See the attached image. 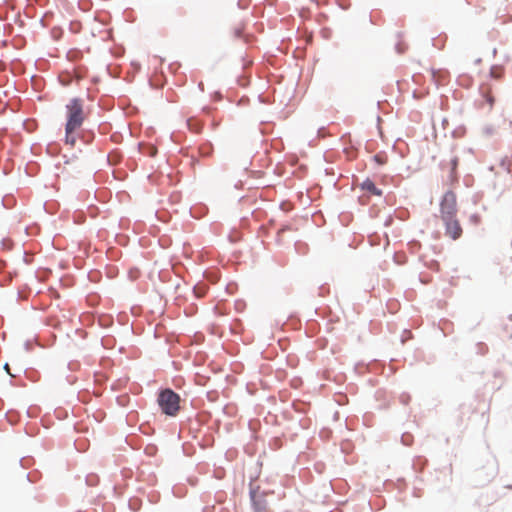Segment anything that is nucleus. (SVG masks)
Returning a JSON list of instances; mask_svg holds the SVG:
<instances>
[{"label":"nucleus","instance_id":"obj_2","mask_svg":"<svg viewBox=\"0 0 512 512\" xmlns=\"http://www.w3.org/2000/svg\"><path fill=\"white\" fill-rule=\"evenodd\" d=\"M157 402L161 411L167 416L174 417L180 410V396L171 389L162 390Z\"/></svg>","mask_w":512,"mask_h":512},{"label":"nucleus","instance_id":"obj_8","mask_svg":"<svg viewBox=\"0 0 512 512\" xmlns=\"http://www.w3.org/2000/svg\"><path fill=\"white\" fill-rule=\"evenodd\" d=\"M194 292L197 297H203L205 295V287H202V286L195 287Z\"/></svg>","mask_w":512,"mask_h":512},{"label":"nucleus","instance_id":"obj_9","mask_svg":"<svg viewBox=\"0 0 512 512\" xmlns=\"http://www.w3.org/2000/svg\"><path fill=\"white\" fill-rule=\"evenodd\" d=\"M484 96L486 97V100L489 103V105L492 106L494 104V98L492 97L490 92L489 91L484 92Z\"/></svg>","mask_w":512,"mask_h":512},{"label":"nucleus","instance_id":"obj_11","mask_svg":"<svg viewBox=\"0 0 512 512\" xmlns=\"http://www.w3.org/2000/svg\"><path fill=\"white\" fill-rule=\"evenodd\" d=\"M374 159L379 164H383L384 163V161H383V159H382V157L380 155H375Z\"/></svg>","mask_w":512,"mask_h":512},{"label":"nucleus","instance_id":"obj_14","mask_svg":"<svg viewBox=\"0 0 512 512\" xmlns=\"http://www.w3.org/2000/svg\"><path fill=\"white\" fill-rule=\"evenodd\" d=\"M398 50L400 53H403L404 52V49L403 48H400V46L398 47Z\"/></svg>","mask_w":512,"mask_h":512},{"label":"nucleus","instance_id":"obj_1","mask_svg":"<svg viewBox=\"0 0 512 512\" xmlns=\"http://www.w3.org/2000/svg\"><path fill=\"white\" fill-rule=\"evenodd\" d=\"M66 124H65V143L74 147L79 131L87 117L84 110L83 100L79 98L71 99L65 106Z\"/></svg>","mask_w":512,"mask_h":512},{"label":"nucleus","instance_id":"obj_6","mask_svg":"<svg viewBox=\"0 0 512 512\" xmlns=\"http://www.w3.org/2000/svg\"><path fill=\"white\" fill-rule=\"evenodd\" d=\"M431 76L437 85H442L447 82L448 72L445 70H431Z\"/></svg>","mask_w":512,"mask_h":512},{"label":"nucleus","instance_id":"obj_12","mask_svg":"<svg viewBox=\"0 0 512 512\" xmlns=\"http://www.w3.org/2000/svg\"><path fill=\"white\" fill-rule=\"evenodd\" d=\"M457 162H458V161H457V159H453V160H452V166H453V169H455V168H456V166H457Z\"/></svg>","mask_w":512,"mask_h":512},{"label":"nucleus","instance_id":"obj_10","mask_svg":"<svg viewBox=\"0 0 512 512\" xmlns=\"http://www.w3.org/2000/svg\"><path fill=\"white\" fill-rule=\"evenodd\" d=\"M243 29H244V27H243V26H239V27L235 28V30H234L235 35H236L237 37H239V36L241 35V33H242Z\"/></svg>","mask_w":512,"mask_h":512},{"label":"nucleus","instance_id":"obj_3","mask_svg":"<svg viewBox=\"0 0 512 512\" xmlns=\"http://www.w3.org/2000/svg\"><path fill=\"white\" fill-rule=\"evenodd\" d=\"M456 195L448 191L444 194L440 204L441 220H451V217H456Z\"/></svg>","mask_w":512,"mask_h":512},{"label":"nucleus","instance_id":"obj_7","mask_svg":"<svg viewBox=\"0 0 512 512\" xmlns=\"http://www.w3.org/2000/svg\"><path fill=\"white\" fill-rule=\"evenodd\" d=\"M253 503L257 512H264L267 508L266 502L264 500H256L255 497H253Z\"/></svg>","mask_w":512,"mask_h":512},{"label":"nucleus","instance_id":"obj_13","mask_svg":"<svg viewBox=\"0 0 512 512\" xmlns=\"http://www.w3.org/2000/svg\"><path fill=\"white\" fill-rule=\"evenodd\" d=\"M491 75H492L493 77H499V75H495V73H494V70H493V69L491 70Z\"/></svg>","mask_w":512,"mask_h":512},{"label":"nucleus","instance_id":"obj_15","mask_svg":"<svg viewBox=\"0 0 512 512\" xmlns=\"http://www.w3.org/2000/svg\"><path fill=\"white\" fill-rule=\"evenodd\" d=\"M5 369L8 371L9 368H8V364H5Z\"/></svg>","mask_w":512,"mask_h":512},{"label":"nucleus","instance_id":"obj_4","mask_svg":"<svg viewBox=\"0 0 512 512\" xmlns=\"http://www.w3.org/2000/svg\"><path fill=\"white\" fill-rule=\"evenodd\" d=\"M445 225L446 235L453 240L460 238L462 235V228L456 217H451V220H442Z\"/></svg>","mask_w":512,"mask_h":512},{"label":"nucleus","instance_id":"obj_5","mask_svg":"<svg viewBox=\"0 0 512 512\" xmlns=\"http://www.w3.org/2000/svg\"><path fill=\"white\" fill-rule=\"evenodd\" d=\"M361 188L363 190L369 192L372 195H375V196L382 195V191L379 188H377L376 185L374 184V182L370 179H366L365 181H363L361 184Z\"/></svg>","mask_w":512,"mask_h":512}]
</instances>
